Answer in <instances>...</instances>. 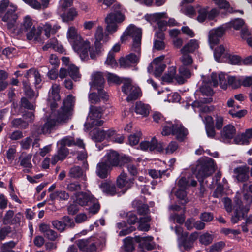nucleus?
<instances>
[{
  "label": "nucleus",
  "mask_w": 252,
  "mask_h": 252,
  "mask_svg": "<svg viewBox=\"0 0 252 252\" xmlns=\"http://www.w3.org/2000/svg\"><path fill=\"white\" fill-rule=\"evenodd\" d=\"M57 101L50 103L51 113L45 124L40 127L38 133H50L53 128L60 123L64 122L69 118L70 111L74 104V98L68 95L63 101L60 110L56 112L54 109L57 107Z\"/></svg>",
  "instance_id": "f257e3e1"
},
{
  "label": "nucleus",
  "mask_w": 252,
  "mask_h": 252,
  "mask_svg": "<svg viewBox=\"0 0 252 252\" xmlns=\"http://www.w3.org/2000/svg\"><path fill=\"white\" fill-rule=\"evenodd\" d=\"M24 33H26L28 40H37L40 34V31H37L33 25L32 19L29 15L24 16L20 24L16 28L14 27V30L11 32L13 36H21Z\"/></svg>",
  "instance_id": "f03ea898"
},
{
  "label": "nucleus",
  "mask_w": 252,
  "mask_h": 252,
  "mask_svg": "<svg viewBox=\"0 0 252 252\" xmlns=\"http://www.w3.org/2000/svg\"><path fill=\"white\" fill-rule=\"evenodd\" d=\"M67 38L72 42L73 49L79 55L82 59H85L88 56V51L90 48V43L88 41L84 40L82 37L78 35L77 30L74 27L69 28L67 33Z\"/></svg>",
  "instance_id": "7ed1b4c3"
},
{
  "label": "nucleus",
  "mask_w": 252,
  "mask_h": 252,
  "mask_svg": "<svg viewBox=\"0 0 252 252\" xmlns=\"http://www.w3.org/2000/svg\"><path fill=\"white\" fill-rule=\"evenodd\" d=\"M129 38L133 39L131 50L133 52L139 53L141 51V43L142 38V31L139 28L134 25H130L125 31L123 35L121 37L122 42H124Z\"/></svg>",
  "instance_id": "20e7f679"
},
{
  "label": "nucleus",
  "mask_w": 252,
  "mask_h": 252,
  "mask_svg": "<svg viewBox=\"0 0 252 252\" xmlns=\"http://www.w3.org/2000/svg\"><path fill=\"white\" fill-rule=\"evenodd\" d=\"M114 11L108 14L105 18L106 24V30L110 33L113 34L117 32L119 25L125 20V15L119 10V5L113 7Z\"/></svg>",
  "instance_id": "39448f33"
},
{
  "label": "nucleus",
  "mask_w": 252,
  "mask_h": 252,
  "mask_svg": "<svg viewBox=\"0 0 252 252\" xmlns=\"http://www.w3.org/2000/svg\"><path fill=\"white\" fill-rule=\"evenodd\" d=\"M196 178L202 184L204 178L210 176L214 171V160L209 158L206 159L198 160L196 167Z\"/></svg>",
  "instance_id": "423d86ee"
},
{
  "label": "nucleus",
  "mask_w": 252,
  "mask_h": 252,
  "mask_svg": "<svg viewBox=\"0 0 252 252\" xmlns=\"http://www.w3.org/2000/svg\"><path fill=\"white\" fill-rule=\"evenodd\" d=\"M171 134L175 136L178 140L182 141L187 135L188 130L179 122L174 124L167 122L163 126L162 134L163 136H167Z\"/></svg>",
  "instance_id": "0eeeda50"
},
{
  "label": "nucleus",
  "mask_w": 252,
  "mask_h": 252,
  "mask_svg": "<svg viewBox=\"0 0 252 252\" xmlns=\"http://www.w3.org/2000/svg\"><path fill=\"white\" fill-rule=\"evenodd\" d=\"M122 92L127 95L126 100L130 101L137 99L140 95L141 91L139 87L135 85L132 80L129 78H124Z\"/></svg>",
  "instance_id": "6e6552de"
},
{
  "label": "nucleus",
  "mask_w": 252,
  "mask_h": 252,
  "mask_svg": "<svg viewBox=\"0 0 252 252\" xmlns=\"http://www.w3.org/2000/svg\"><path fill=\"white\" fill-rule=\"evenodd\" d=\"M108 36L106 35L104 36L103 34V29L102 26H98L95 33V41L94 47H93L89 50L91 58L95 59L97 56L99 55L102 51V45L100 41L104 40L106 41Z\"/></svg>",
  "instance_id": "1a4fd4ad"
},
{
  "label": "nucleus",
  "mask_w": 252,
  "mask_h": 252,
  "mask_svg": "<svg viewBox=\"0 0 252 252\" xmlns=\"http://www.w3.org/2000/svg\"><path fill=\"white\" fill-rule=\"evenodd\" d=\"M17 7L10 4L7 11L3 14H0V17L3 22L7 23V29L11 33L14 30L15 22L18 19V15L16 12Z\"/></svg>",
  "instance_id": "9d476101"
},
{
  "label": "nucleus",
  "mask_w": 252,
  "mask_h": 252,
  "mask_svg": "<svg viewBox=\"0 0 252 252\" xmlns=\"http://www.w3.org/2000/svg\"><path fill=\"white\" fill-rule=\"evenodd\" d=\"M243 78L235 76H229L221 73L219 74L220 85L224 90L227 89L228 85L231 86L232 88L236 89L241 85L243 86Z\"/></svg>",
  "instance_id": "9b49d317"
},
{
  "label": "nucleus",
  "mask_w": 252,
  "mask_h": 252,
  "mask_svg": "<svg viewBox=\"0 0 252 252\" xmlns=\"http://www.w3.org/2000/svg\"><path fill=\"white\" fill-rule=\"evenodd\" d=\"M68 75L74 81H79L81 77L78 67L74 64H69L66 66V68L62 67L60 68L59 73V76L60 79L63 80Z\"/></svg>",
  "instance_id": "f8f14e48"
},
{
  "label": "nucleus",
  "mask_w": 252,
  "mask_h": 252,
  "mask_svg": "<svg viewBox=\"0 0 252 252\" xmlns=\"http://www.w3.org/2000/svg\"><path fill=\"white\" fill-rule=\"evenodd\" d=\"M164 57V55H162L156 58L148 67L149 72L155 68L154 74L156 77H160L166 67L165 64L162 63Z\"/></svg>",
  "instance_id": "ddd939ff"
},
{
  "label": "nucleus",
  "mask_w": 252,
  "mask_h": 252,
  "mask_svg": "<svg viewBox=\"0 0 252 252\" xmlns=\"http://www.w3.org/2000/svg\"><path fill=\"white\" fill-rule=\"evenodd\" d=\"M23 218V214L18 212L14 214L13 210H9L5 212L3 217V223L4 225L20 224Z\"/></svg>",
  "instance_id": "4468645a"
},
{
  "label": "nucleus",
  "mask_w": 252,
  "mask_h": 252,
  "mask_svg": "<svg viewBox=\"0 0 252 252\" xmlns=\"http://www.w3.org/2000/svg\"><path fill=\"white\" fill-rule=\"evenodd\" d=\"M104 83V79L101 72L94 73L93 76V85L97 87L98 94L100 97L104 99H108L107 93L101 88Z\"/></svg>",
  "instance_id": "2eb2a0df"
},
{
  "label": "nucleus",
  "mask_w": 252,
  "mask_h": 252,
  "mask_svg": "<svg viewBox=\"0 0 252 252\" xmlns=\"http://www.w3.org/2000/svg\"><path fill=\"white\" fill-rule=\"evenodd\" d=\"M225 31V29L223 27H219L209 32V42L212 49L219 43L220 39L224 34Z\"/></svg>",
  "instance_id": "dca6fc26"
},
{
  "label": "nucleus",
  "mask_w": 252,
  "mask_h": 252,
  "mask_svg": "<svg viewBox=\"0 0 252 252\" xmlns=\"http://www.w3.org/2000/svg\"><path fill=\"white\" fill-rule=\"evenodd\" d=\"M134 181V178H128L127 174L123 172L117 177V185L120 189L125 188V191H123L124 193L133 186Z\"/></svg>",
  "instance_id": "f3484780"
},
{
  "label": "nucleus",
  "mask_w": 252,
  "mask_h": 252,
  "mask_svg": "<svg viewBox=\"0 0 252 252\" xmlns=\"http://www.w3.org/2000/svg\"><path fill=\"white\" fill-rule=\"evenodd\" d=\"M249 168L245 166H240L233 170L234 176L238 182H245L249 178Z\"/></svg>",
  "instance_id": "a211bd4d"
},
{
  "label": "nucleus",
  "mask_w": 252,
  "mask_h": 252,
  "mask_svg": "<svg viewBox=\"0 0 252 252\" xmlns=\"http://www.w3.org/2000/svg\"><path fill=\"white\" fill-rule=\"evenodd\" d=\"M77 246L80 250L86 252H94L96 251L95 243L91 238L79 240Z\"/></svg>",
  "instance_id": "6ab92c4d"
},
{
  "label": "nucleus",
  "mask_w": 252,
  "mask_h": 252,
  "mask_svg": "<svg viewBox=\"0 0 252 252\" xmlns=\"http://www.w3.org/2000/svg\"><path fill=\"white\" fill-rule=\"evenodd\" d=\"M141 149L142 150H149L151 151L157 149L158 151H162L163 148L160 143L158 142V140L155 138H153L151 141H142L140 144Z\"/></svg>",
  "instance_id": "aec40b11"
},
{
  "label": "nucleus",
  "mask_w": 252,
  "mask_h": 252,
  "mask_svg": "<svg viewBox=\"0 0 252 252\" xmlns=\"http://www.w3.org/2000/svg\"><path fill=\"white\" fill-rule=\"evenodd\" d=\"M191 75V73L189 67L187 66L181 65L179 69V74L176 76L175 80L179 84H183Z\"/></svg>",
  "instance_id": "412c9836"
},
{
  "label": "nucleus",
  "mask_w": 252,
  "mask_h": 252,
  "mask_svg": "<svg viewBox=\"0 0 252 252\" xmlns=\"http://www.w3.org/2000/svg\"><path fill=\"white\" fill-rule=\"evenodd\" d=\"M76 202L80 206H88L91 203L94 196L84 192H78L75 194Z\"/></svg>",
  "instance_id": "4be33fe9"
},
{
  "label": "nucleus",
  "mask_w": 252,
  "mask_h": 252,
  "mask_svg": "<svg viewBox=\"0 0 252 252\" xmlns=\"http://www.w3.org/2000/svg\"><path fill=\"white\" fill-rule=\"evenodd\" d=\"M235 127L230 124L225 126L221 131V138L224 142H227L233 138L236 134Z\"/></svg>",
  "instance_id": "5701e85b"
},
{
  "label": "nucleus",
  "mask_w": 252,
  "mask_h": 252,
  "mask_svg": "<svg viewBox=\"0 0 252 252\" xmlns=\"http://www.w3.org/2000/svg\"><path fill=\"white\" fill-rule=\"evenodd\" d=\"M111 170L110 166L106 162L102 161L99 162L96 168V175L101 179L106 178L108 175L109 172Z\"/></svg>",
  "instance_id": "b1692460"
},
{
  "label": "nucleus",
  "mask_w": 252,
  "mask_h": 252,
  "mask_svg": "<svg viewBox=\"0 0 252 252\" xmlns=\"http://www.w3.org/2000/svg\"><path fill=\"white\" fill-rule=\"evenodd\" d=\"M69 153L68 149L65 146L61 145L58 148L57 154L53 156L51 158V163L55 165L59 160H63Z\"/></svg>",
  "instance_id": "393cba45"
},
{
  "label": "nucleus",
  "mask_w": 252,
  "mask_h": 252,
  "mask_svg": "<svg viewBox=\"0 0 252 252\" xmlns=\"http://www.w3.org/2000/svg\"><path fill=\"white\" fill-rule=\"evenodd\" d=\"M134 239L137 242L141 243L142 248L147 250H152L155 248V245L152 242L153 238L151 236L141 237L139 236H136Z\"/></svg>",
  "instance_id": "a878e982"
},
{
  "label": "nucleus",
  "mask_w": 252,
  "mask_h": 252,
  "mask_svg": "<svg viewBox=\"0 0 252 252\" xmlns=\"http://www.w3.org/2000/svg\"><path fill=\"white\" fill-rule=\"evenodd\" d=\"M119 155L114 151H110L104 157V161L110 166H117L119 165Z\"/></svg>",
  "instance_id": "bb28decb"
},
{
  "label": "nucleus",
  "mask_w": 252,
  "mask_h": 252,
  "mask_svg": "<svg viewBox=\"0 0 252 252\" xmlns=\"http://www.w3.org/2000/svg\"><path fill=\"white\" fill-rule=\"evenodd\" d=\"M32 158V155L31 154H27L19 158L20 165L24 168L23 170V172L27 173L30 172L31 169L33 167L31 163Z\"/></svg>",
  "instance_id": "cd10ccee"
},
{
  "label": "nucleus",
  "mask_w": 252,
  "mask_h": 252,
  "mask_svg": "<svg viewBox=\"0 0 252 252\" xmlns=\"http://www.w3.org/2000/svg\"><path fill=\"white\" fill-rule=\"evenodd\" d=\"M39 230L44 234V236L51 241H55L58 235L56 232L51 229L50 226L45 223L39 225Z\"/></svg>",
  "instance_id": "c85d7f7f"
},
{
  "label": "nucleus",
  "mask_w": 252,
  "mask_h": 252,
  "mask_svg": "<svg viewBox=\"0 0 252 252\" xmlns=\"http://www.w3.org/2000/svg\"><path fill=\"white\" fill-rule=\"evenodd\" d=\"M251 130L247 129L245 132L238 134L235 138V141L239 144L247 145L249 143V140L252 138L251 135Z\"/></svg>",
  "instance_id": "c756f323"
},
{
  "label": "nucleus",
  "mask_w": 252,
  "mask_h": 252,
  "mask_svg": "<svg viewBox=\"0 0 252 252\" xmlns=\"http://www.w3.org/2000/svg\"><path fill=\"white\" fill-rule=\"evenodd\" d=\"M60 28V26L58 24L52 23H46L43 27L45 35L47 38L50 37L51 34H55Z\"/></svg>",
  "instance_id": "7c9ffc66"
},
{
  "label": "nucleus",
  "mask_w": 252,
  "mask_h": 252,
  "mask_svg": "<svg viewBox=\"0 0 252 252\" xmlns=\"http://www.w3.org/2000/svg\"><path fill=\"white\" fill-rule=\"evenodd\" d=\"M99 187L103 192L108 195L113 196L116 194V188L115 185L111 182H103L99 185Z\"/></svg>",
  "instance_id": "2f4dec72"
},
{
  "label": "nucleus",
  "mask_w": 252,
  "mask_h": 252,
  "mask_svg": "<svg viewBox=\"0 0 252 252\" xmlns=\"http://www.w3.org/2000/svg\"><path fill=\"white\" fill-rule=\"evenodd\" d=\"M102 112L103 108L102 107L91 105L87 119H89V121H92V120L95 119H100L102 116Z\"/></svg>",
  "instance_id": "473e14b6"
},
{
  "label": "nucleus",
  "mask_w": 252,
  "mask_h": 252,
  "mask_svg": "<svg viewBox=\"0 0 252 252\" xmlns=\"http://www.w3.org/2000/svg\"><path fill=\"white\" fill-rule=\"evenodd\" d=\"M68 175L70 177L74 179L80 178H82L84 180L86 179L85 172L78 166L71 167L69 170Z\"/></svg>",
  "instance_id": "72a5a7b5"
},
{
  "label": "nucleus",
  "mask_w": 252,
  "mask_h": 252,
  "mask_svg": "<svg viewBox=\"0 0 252 252\" xmlns=\"http://www.w3.org/2000/svg\"><path fill=\"white\" fill-rule=\"evenodd\" d=\"M26 3L35 9H40L42 7L46 8L48 6L49 3L51 0H41V3L37 0H23Z\"/></svg>",
  "instance_id": "f704fd0d"
},
{
  "label": "nucleus",
  "mask_w": 252,
  "mask_h": 252,
  "mask_svg": "<svg viewBox=\"0 0 252 252\" xmlns=\"http://www.w3.org/2000/svg\"><path fill=\"white\" fill-rule=\"evenodd\" d=\"M32 76L34 78V85L36 88H39V85L41 83L42 79L39 72L34 68L28 70L25 74L26 78H29Z\"/></svg>",
  "instance_id": "c9c22d12"
},
{
  "label": "nucleus",
  "mask_w": 252,
  "mask_h": 252,
  "mask_svg": "<svg viewBox=\"0 0 252 252\" xmlns=\"http://www.w3.org/2000/svg\"><path fill=\"white\" fill-rule=\"evenodd\" d=\"M150 106L148 105L142 103L141 102H137L135 104V111L137 114L143 117L147 116L149 114Z\"/></svg>",
  "instance_id": "e433bc0d"
},
{
  "label": "nucleus",
  "mask_w": 252,
  "mask_h": 252,
  "mask_svg": "<svg viewBox=\"0 0 252 252\" xmlns=\"http://www.w3.org/2000/svg\"><path fill=\"white\" fill-rule=\"evenodd\" d=\"M198 47V41L196 39H191L181 49V52L193 53Z\"/></svg>",
  "instance_id": "4c0bfd02"
},
{
  "label": "nucleus",
  "mask_w": 252,
  "mask_h": 252,
  "mask_svg": "<svg viewBox=\"0 0 252 252\" xmlns=\"http://www.w3.org/2000/svg\"><path fill=\"white\" fill-rule=\"evenodd\" d=\"M132 205L136 208L138 213L140 215L147 214L149 211L147 204L143 203L140 200H135L133 201Z\"/></svg>",
  "instance_id": "58836bf2"
},
{
  "label": "nucleus",
  "mask_w": 252,
  "mask_h": 252,
  "mask_svg": "<svg viewBox=\"0 0 252 252\" xmlns=\"http://www.w3.org/2000/svg\"><path fill=\"white\" fill-rule=\"evenodd\" d=\"M78 12L74 8H71L66 13H63L61 15L62 20L63 22L73 21L77 17Z\"/></svg>",
  "instance_id": "ea45409f"
},
{
  "label": "nucleus",
  "mask_w": 252,
  "mask_h": 252,
  "mask_svg": "<svg viewBox=\"0 0 252 252\" xmlns=\"http://www.w3.org/2000/svg\"><path fill=\"white\" fill-rule=\"evenodd\" d=\"M11 126L15 128L25 129L28 127V123L22 118H15L11 122Z\"/></svg>",
  "instance_id": "a19ab883"
},
{
  "label": "nucleus",
  "mask_w": 252,
  "mask_h": 252,
  "mask_svg": "<svg viewBox=\"0 0 252 252\" xmlns=\"http://www.w3.org/2000/svg\"><path fill=\"white\" fill-rule=\"evenodd\" d=\"M244 191H247L244 194V199L247 204L252 203V184H244L243 186Z\"/></svg>",
  "instance_id": "79ce46f5"
},
{
  "label": "nucleus",
  "mask_w": 252,
  "mask_h": 252,
  "mask_svg": "<svg viewBox=\"0 0 252 252\" xmlns=\"http://www.w3.org/2000/svg\"><path fill=\"white\" fill-rule=\"evenodd\" d=\"M234 201L237 205V209L235 213L234 216L232 217L231 221L233 223L235 224L238 222L239 220V215L238 211L239 210H241L242 208V202L239 199V195H236L234 198Z\"/></svg>",
  "instance_id": "37998d69"
},
{
  "label": "nucleus",
  "mask_w": 252,
  "mask_h": 252,
  "mask_svg": "<svg viewBox=\"0 0 252 252\" xmlns=\"http://www.w3.org/2000/svg\"><path fill=\"white\" fill-rule=\"evenodd\" d=\"M176 67L171 66L168 68L167 73H165L162 77V80L166 82H172L176 77Z\"/></svg>",
  "instance_id": "c03bdc74"
},
{
  "label": "nucleus",
  "mask_w": 252,
  "mask_h": 252,
  "mask_svg": "<svg viewBox=\"0 0 252 252\" xmlns=\"http://www.w3.org/2000/svg\"><path fill=\"white\" fill-rule=\"evenodd\" d=\"M60 86L59 84H53L49 92L50 98L53 100L58 101L60 99L59 92Z\"/></svg>",
  "instance_id": "a18cd8bd"
},
{
  "label": "nucleus",
  "mask_w": 252,
  "mask_h": 252,
  "mask_svg": "<svg viewBox=\"0 0 252 252\" xmlns=\"http://www.w3.org/2000/svg\"><path fill=\"white\" fill-rule=\"evenodd\" d=\"M104 130L95 129L91 132L92 138L95 142H101L105 139Z\"/></svg>",
  "instance_id": "49530a36"
},
{
  "label": "nucleus",
  "mask_w": 252,
  "mask_h": 252,
  "mask_svg": "<svg viewBox=\"0 0 252 252\" xmlns=\"http://www.w3.org/2000/svg\"><path fill=\"white\" fill-rule=\"evenodd\" d=\"M17 243L14 241H10L3 243L0 246L1 252H15L12 249L15 247Z\"/></svg>",
  "instance_id": "de8ad7c7"
},
{
  "label": "nucleus",
  "mask_w": 252,
  "mask_h": 252,
  "mask_svg": "<svg viewBox=\"0 0 252 252\" xmlns=\"http://www.w3.org/2000/svg\"><path fill=\"white\" fill-rule=\"evenodd\" d=\"M115 57V53L113 51H110L105 62V64L112 68L117 66L118 64Z\"/></svg>",
  "instance_id": "09e8293b"
},
{
  "label": "nucleus",
  "mask_w": 252,
  "mask_h": 252,
  "mask_svg": "<svg viewBox=\"0 0 252 252\" xmlns=\"http://www.w3.org/2000/svg\"><path fill=\"white\" fill-rule=\"evenodd\" d=\"M213 238L214 237L212 235L208 233H205L200 236L199 241L202 244L207 246L212 242Z\"/></svg>",
  "instance_id": "8fccbe9b"
},
{
  "label": "nucleus",
  "mask_w": 252,
  "mask_h": 252,
  "mask_svg": "<svg viewBox=\"0 0 252 252\" xmlns=\"http://www.w3.org/2000/svg\"><path fill=\"white\" fill-rule=\"evenodd\" d=\"M90 206L89 212L92 214H96L100 209V205L97 200L94 197V199L91 201V203L88 205Z\"/></svg>",
  "instance_id": "3c124183"
},
{
  "label": "nucleus",
  "mask_w": 252,
  "mask_h": 252,
  "mask_svg": "<svg viewBox=\"0 0 252 252\" xmlns=\"http://www.w3.org/2000/svg\"><path fill=\"white\" fill-rule=\"evenodd\" d=\"M12 232V228L9 226H4L0 227V242L6 239V238Z\"/></svg>",
  "instance_id": "603ef678"
},
{
  "label": "nucleus",
  "mask_w": 252,
  "mask_h": 252,
  "mask_svg": "<svg viewBox=\"0 0 252 252\" xmlns=\"http://www.w3.org/2000/svg\"><path fill=\"white\" fill-rule=\"evenodd\" d=\"M103 123V121L99 120V119H95L92 120V121H89V119H87V122L84 125L87 129H89L94 126H101Z\"/></svg>",
  "instance_id": "864d4df0"
},
{
  "label": "nucleus",
  "mask_w": 252,
  "mask_h": 252,
  "mask_svg": "<svg viewBox=\"0 0 252 252\" xmlns=\"http://www.w3.org/2000/svg\"><path fill=\"white\" fill-rule=\"evenodd\" d=\"M182 54V57L180 58L183 65L185 66H188L191 65L193 62L192 57L187 52H181Z\"/></svg>",
  "instance_id": "5fc2aeb1"
},
{
  "label": "nucleus",
  "mask_w": 252,
  "mask_h": 252,
  "mask_svg": "<svg viewBox=\"0 0 252 252\" xmlns=\"http://www.w3.org/2000/svg\"><path fill=\"white\" fill-rule=\"evenodd\" d=\"M73 3L72 0H60L58 10L62 12L64 11L67 8L70 7Z\"/></svg>",
  "instance_id": "6e6d98bb"
},
{
  "label": "nucleus",
  "mask_w": 252,
  "mask_h": 252,
  "mask_svg": "<svg viewBox=\"0 0 252 252\" xmlns=\"http://www.w3.org/2000/svg\"><path fill=\"white\" fill-rule=\"evenodd\" d=\"M225 244L223 241H220L212 245L209 249V252H220L225 247Z\"/></svg>",
  "instance_id": "4d7b16f0"
},
{
  "label": "nucleus",
  "mask_w": 252,
  "mask_h": 252,
  "mask_svg": "<svg viewBox=\"0 0 252 252\" xmlns=\"http://www.w3.org/2000/svg\"><path fill=\"white\" fill-rule=\"evenodd\" d=\"M197 20L200 22H204L208 18V8H200L198 11Z\"/></svg>",
  "instance_id": "13d9d810"
},
{
  "label": "nucleus",
  "mask_w": 252,
  "mask_h": 252,
  "mask_svg": "<svg viewBox=\"0 0 252 252\" xmlns=\"http://www.w3.org/2000/svg\"><path fill=\"white\" fill-rule=\"evenodd\" d=\"M25 94L30 98H32L34 96V92L26 81L23 82Z\"/></svg>",
  "instance_id": "bf43d9fd"
},
{
  "label": "nucleus",
  "mask_w": 252,
  "mask_h": 252,
  "mask_svg": "<svg viewBox=\"0 0 252 252\" xmlns=\"http://www.w3.org/2000/svg\"><path fill=\"white\" fill-rule=\"evenodd\" d=\"M124 245L126 250L128 252H131L134 249L133 244V238L126 237L124 240Z\"/></svg>",
  "instance_id": "052dcab7"
},
{
  "label": "nucleus",
  "mask_w": 252,
  "mask_h": 252,
  "mask_svg": "<svg viewBox=\"0 0 252 252\" xmlns=\"http://www.w3.org/2000/svg\"><path fill=\"white\" fill-rule=\"evenodd\" d=\"M81 185L77 182H73L67 184L66 189L70 192H76L80 190Z\"/></svg>",
  "instance_id": "680f3d73"
},
{
  "label": "nucleus",
  "mask_w": 252,
  "mask_h": 252,
  "mask_svg": "<svg viewBox=\"0 0 252 252\" xmlns=\"http://www.w3.org/2000/svg\"><path fill=\"white\" fill-rule=\"evenodd\" d=\"M58 144L66 147V146H71L75 144V140L71 137H65L62 139Z\"/></svg>",
  "instance_id": "e2e57ef3"
},
{
  "label": "nucleus",
  "mask_w": 252,
  "mask_h": 252,
  "mask_svg": "<svg viewBox=\"0 0 252 252\" xmlns=\"http://www.w3.org/2000/svg\"><path fill=\"white\" fill-rule=\"evenodd\" d=\"M141 135V133L140 132L130 135L128 137V141L129 144L130 145H137L139 142L140 137Z\"/></svg>",
  "instance_id": "0e129e2a"
},
{
  "label": "nucleus",
  "mask_w": 252,
  "mask_h": 252,
  "mask_svg": "<svg viewBox=\"0 0 252 252\" xmlns=\"http://www.w3.org/2000/svg\"><path fill=\"white\" fill-rule=\"evenodd\" d=\"M126 168L131 176H135L138 175V169L137 166L134 164L133 162L132 163H128V164L127 165Z\"/></svg>",
  "instance_id": "69168bd1"
},
{
  "label": "nucleus",
  "mask_w": 252,
  "mask_h": 252,
  "mask_svg": "<svg viewBox=\"0 0 252 252\" xmlns=\"http://www.w3.org/2000/svg\"><path fill=\"white\" fill-rule=\"evenodd\" d=\"M229 24L230 27H233L235 30H239L244 25V22L243 19L238 18L231 21Z\"/></svg>",
  "instance_id": "338daca9"
},
{
  "label": "nucleus",
  "mask_w": 252,
  "mask_h": 252,
  "mask_svg": "<svg viewBox=\"0 0 252 252\" xmlns=\"http://www.w3.org/2000/svg\"><path fill=\"white\" fill-rule=\"evenodd\" d=\"M132 162L133 161L132 159L129 157H126V156H122L119 158L118 166H125L126 168L127 165L129 163H132Z\"/></svg>",
  "instance_id": "774afa93"
}]
</instances>
